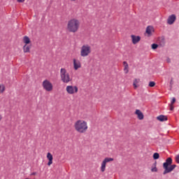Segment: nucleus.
I'll use <instances>...</instances> for the list:
<instances>
[{"instance_id":"nucleus-14","label":"nucleus","mask_w":179,"mask_h":179,"mask_svg":"<svg viewBox=\"0 0 179 179\" xmlns=\"http://www.w3.org/2000/svg\"><path fill=\"white\" fill-rule=\"evenodd\" d=\"M73 66H74L75 71H78V69L80 68V62L79 61L77 62L76 59H73Z\"/></svg>"},{"instance_id":"nucleus-6","label":"nucleus","mask_w":179,"mask_h":179,"mask_svg":"<svg viewBox=\"0 0 179 179\" xmlns=\"http://www.w3.org/2000/svg\"><path fill=\"white\" fill-rule=\"evenodd\" d=\"M43 87L46 92H51L52 90V83L48 81V80H45L43 82Z\"/></svg>"},{"instance_id":"nucleus-23","label":"nucleus","mask_w":179,"mask_h":179,"mask_svg":"<svg viewBox=\"0 0 179 179\" xmlns=\"http://www.w3.org/2000/svg\"><path fill=\"white\" fill-rule=\"evenodd\" d=\"M3 92H5V85H0V93H3Z\"/></svg>"},{"instance_id":"nucleus-9","label":"nucleus","mask_w":179,"mask_h":179,"mask_svg":"<svg viewBox=\"0 0 179 179\" xmlns=\"http://www.w3.org/2000/svg\"><path fill=\"white\" fill-rule=\"evenodd\" d=\"M152 31H155V28H153L152 26L147 27L145 33L148 34V37H151Z\"/></svg>"},{"instance_id":"nucleus-2","label":"nucleus","mask_w":179,"mask_h":179,"mask_svg":"<svg viewBox=\"0 0 179 179\" xmlns=\"http://www.w3.org/2000/svg\"><path fill=\"white\" fill-rule=\"evenodd\" d=\"M79 26H80V22L78 20L75 18L71 19L68 22L67 30L70 33H76L79 30Z\"/></svg>"},{"instance_id":"nucleus-24","label":"nucleus","mask_w":179,"mask_h":179,"mask_svg":"<svg viewBox=\"0 0 179 179\" xmlns=\"http://www.w3.org/2000/svg\"><path fill=\"white\" fill-rule=\"evenodd\" d=\"M151 171L152 173H157V167L152 166Z\"/></svg>"},{"instance_id":"nucleus-31","label":"nucleus","mask_w":179,"mask_h":179,"mask_svg":"<svg viewBox=\"0 0 179 179\" xmlns=\"http://www.w3.org/2000/svg\"><path fill=\"white\" fill-rule=\"evenodd\" d=\"M36 174H37V172H33L31 173V176H36Z\"/></svg>"},{"instance_id":"nucleus-15","label":"nucleus","mask_w":179,"mask_h":179,"mask_svg":"<svg viewBox=\"0 0 179 179\" xmlns=\"http://www.w3.org/2000/svg\"><path fill=\"white\" fill-rule=\"evenodd\" d=\"M123 65L124 66V73H128V72H129V66L128 65V62H123Z\"/></svg>"},{"instance_id":"nucleus-16","label":"nucleus","mask_w":179,"mask_h":179,"mask_svg":"<svg viewBox=\"0 0 179 179\" xmlns=\"http://www.w3.org/2000/svg\"><path fill=\"white\" fill-rule=\"evenodd\" d=\"M31 41H30V38L29 36H25L23 38V43H24L25 45L30 44Z\"/></svg>"},{"instance_id":"nucleus-7","label":"nucleus","mask_w":179,"mask_h":179,"mask_svg":"<svg viewBox=\"0 0 179 179\" xmlns=\"http://www.w3.org/2000/svg\"><path fill=\"white\" fill-rule=\"evenodd\" d=\"M66 90L69 94H73L74 93H78L79 89L76 86L68 85Z\"/></svg>"},{"instance_id":"nucleus-8","label":"nucleus","mask_w":179,"mask_h":179,"mask_svg":"<svg viewBox=\"0 0 179 179\" xmlns=\"http://www.w3.org/2000/svg\"><path fill=\"white\" fill-rule=\"evenodd\" d=\"M176 19H177L176 15L172 14L171 15H170L167 20L168 24H173L176 22Z\"/></svg>"},{"instance_id":"nucleus-4","label":"nucleus","mask_w":179,"mask_h":179,"mask_svg":"<svg viewBox=\"0 0 179 179\" xmlns=\"http://www.w3.org/2000/svg\"><path fill=\"white\" fill-rule=\"evenodd\" d=\"M60 76L63 83H69L72 79L69 76V73H66V69H61L60 70Z\"/></svg>"},{"instance_id":"nucleus-22","label":"nucleus","mask_w":179,"mask_h":179,"mask_svg":"<svg viewBox=\"0 0 179 179\" xmlns=\"http://www.w3.org/2000/svg\"><path fill=\"white\" fill-rule=\"evenodd\" d=\"M148 86H149L150 87H155V86H156V83H155L154 81H150V82L149 83Z\"/></svg>"},{"instance_id":"nucleus-3","label":"nucleus","mask_w":179,"mask_h":179,"mask_svg":"<svg viewBox=\"0 0 179 179\" xmlns=\"http://www.w3.org/2000/svg\"><path fill=\"white\" fill-rule=\"evenodd\" d=\"M74 128L79 134H85L87 131V122L85 120H78L74 124Z\"/></svg>"},{"instance_id":"nucleus-5","label":"nucleus","mask_w":179,"mask_h":179,"mask_svg":"<svg viewBox=\"0 0 179 179\" xmlns=\"http://www.w3.org/2000/svg\"><path fill=\"white\" fill-rule=\"evenodd\" d=\"M92 52L90 46L89 45H84L81 48L80 55L81 57H87Z\"/></svg>"},{"instance_id":"nucleus-32","label":"nucleus","mask_w":179,"mask_h":179,"mask_svg":"<svg viewBox=\"0 0 179 179\" xmlns=\"http://www.w3.org/2000/svg\"><path fill=\"white\" fill-rule=\"evenodd\" d=\"M162 47H164V39H163V41H162Z\"/></svg>"},{"instance_id":"nucleus-30","label":"nucleus","mask_w":179,"mask_h":179,"mask_svg":"<svg viewBox=\"0 0 179 179\" xmlns=\"http://www.w3.org/2000/svg\"><path fill=\"white\" fill-rule=\"evenodd\" d=\"M25 0H17V1H18L19 3H23L24 2Z\"/></svg>"},{"instance_id":"nucleus-18","label":"nucleus","mask_w":179,"mask_h":179,"mask_svg":"<svg viewBox=\"0 0 179 179\" xmlns=\"http://www.w3.org/2000/svg\"><path fill=\"white\" fill-rule=\"evenodd\" d=\"M106 164H106L104 161L102 162L101 166V171L102 173H104L106 171Z\"/></svg>"},{"instance_id":"nucleus-35","label":"nucleus","mask_w":179,"mask_h":179,"mask_svg":"<svg viewBox=\"0 0 179 179\" xmlns=\"http://www.w3.org/2000/svg\"><path fill=\"white\" fill-rule=\"evenodd\" d=\"M0 120H2V117H1V115H0Z\"/></svg>"},{"instance_id":"nucleus-25","label":"nucleus","mask_w":179,"mask_h":179,"mask_svg":"<svg viewBox=\"0 0 179 179\" xmlns=\"http://www.w3.org/2000/svg\"><path fill=\"white\" fill-rule=\"evenodd\" d=\"M175 160L178 164H179V155H176L175 157Z\"/></svg>"},{"instance_id":"nucleus-1","label":"nucleus","mask_w":179,"mask_h":179,"mask_svg":"<svg viewBox=\"0 0 179 179\" xmlns=\"http://www.w3.org/2000/svg\"><path fill=\"white\" fill-rule=\"evenodd\" d=\"M176 167L177 165L173 164V159L171 157H168L163 164V169H164L163 173L164 176H166L168 173H171V171Z\"/></svg>"},{"instance_id":"nucleus-21","label":"nucleus","mask_w":179,"mask_h":179,"mask_svg":"<svg viewBox=\"0 0 179 179\" xmlns=\"http://www.w3.org/2000/svg\"><path fill=\"white\" fill-rule=\"evenodd\" d=\"M151 48H152V50H157V48H159V45L157 44V43H152V44L151 45Z\"/></svg>"},{"instance_id":"nucleus-13","label":"nucleus","mask_w":179,"mask_h":179,"mask_svg":"<svg viewBox=\"0 0 179 179\" xmlns=\"http://www.w3.org/2000/svg\"><path fill=\"white\" fill-rule=\"evenodd\" d=\"M47 159L49 160L48 162V166H51V164H52V160L54 158L52 157V155L50 154V152H48Z\"/></svg>"},{"instance_id":"nucleus-19","label":"nucleus","mask_w":179,"mask_h":179,"mask_svg":"<svg viewBox=\"0 0 179 179\" xmlns=\"http://www.w3.org/2000/svg\"><path fill=\"white\" fill-rule=\"evenodd\" d=\"M103 162L107 164V163H110V162H114V158H111V157H106L103 159Z\"/></svg>"},{"instance_id":"nucleus-28","label":"nucleus","mask_w":179,"mask_h":179,"mask_svg":"<svg viewBox=\"0 0 179 179\" xmlns=\"http://www.w3.org/2000/svg\"><path fill=\"white\" fill-rule=\"evenodd\" d=\"M156 166H157V162L155 161L153 164H152V167H156Z\"/></svg>"},{"instance_id":"nucleus-27","label":"nucleus","mask_w":179,"mask_h":179,"mask_svg":"<svg viewBox=\"0 0 179 179\" xmlns=\"http://www.w3.org/2000/svg\"><path fill=\"white\" fill-rule=\"evenodd\" d=\"M170 85H171V87H173V85H174V83L173 82V78L171 79Z\"/></svg>"},{"instance_id":"nucleus-33","label":"nucleus","mask_w":179,"mask_h":179,"mask_svg":"<svg viewBox=\"0 0 179 179\" xmlns=\"http://www.w3.org/2000/svg\"><path fill=\"white\" fill-rule=\"evenodd\" d=\"M134 87H138V86H136V84L135 83H134Z\"/></svg>"},{"instance_id":"nucleus-11","label":"nucleus","mask_w":179,"mask_h":179,"mask_svg":"<svg viewBox=\"0 0 179 179\" xmlns=\"http://www.w3.org/2000/svg\"><path fill=\"white\" fill-rule=\"evenodd\" d=\"M157 120L158 121H160V122H164V121H167L169 118L167 117V116L164 115H160L158 117H157Z\"/></svg>"},{"instance_id":"nucleus-12","label":"nucleus","mask_w":179,"mask_h":179,"mask_svg":"<svg viewBox=\"0 0 179 179\" xmlns=\"http://www.w3.org/2000/svg\"><path fill=\"white\" fill-rule=\"evenodd\" d=\"M135 114L137 115L138 120H143L144 115L143 113L139 109H136Z\"/></svg>"},{"instance_id":"nucleus-26","label":"nucleus","mask_w":179,"mask_h":179,"mask_svg":"<svg viewBox=\"0 0 179 179\" xmlns=\"http://www.w3.org/2000/svg\"><path fill=\"white\" fill-rule=\"evenodd\" d=\"M174 103H176V98H175V97H173V98L172 99V100H171V105H173Z\"/></svg>"},{"instance_id":"nucleus-20","label":"nucleus","mask_w":179,"mask_h":179,"mask_svg":"<svg viewBox=\"0 0 179 179\" xmlns=\"http://www.w3.org/2000/svg\"><path fill=\"white\" fill-rule=\"evenodd\" d=\"M154 160H157L160 158V155L158 152H155L152 155Z\"/></svg>"},{"instance_id":"nucleus-10","label":"nucleus","mask_w":179,"mask_h":179,"mask_svg":"<svg viewBox=\"0 0 179 179\" xmlns=\"http://www.w3.org/2000/svg\"><path fill=\"white\" fill-rule=\"evenodd\" d=\"M131 37L133 44H138L141 41V36H139L131 35Z\"/></svg>"},{"instance_id":"nucleus-29","label":"nucleus","mask_w":179,"mask_h":179,"mask_svg":"<svg viewBox=\"0 0 179 179\" xmlns=\"http://www.w3.org/2000/svg\"><path fill=\"white\" fill-rule=\"evenodd\" d=\"M173 110H174V106L171 104V106H170V110L173 111Z\"/></svg>"},{"instance_id":"nucleus-17","label":"nucleus","mask_w":179,"mask_h":179,"mask_svg":"<svg viewBox=\"0 0 179 179\" xmlns=\"http://www.w3.org/2000/svg\"><path fill=\"white\" fill-rule=\"evenodd\" d=\"M30 48H31V45H24L23 46V51L24 52H30Z\"/></svg>"},{"instance_id":"nucleus-34","label":"nucleus","mask_w":179,"mask_h":179,"mask_svg":"<svg viewBox=\"0 0 179 179\" xmlns=\"http://www.w3.org/2000/svg\"><path fill=\"white\" fill-rule=\"evenodd\" d=\"M167 62H170V59H169L167 60Z\"/></svg>"},{"instance_id":"nucleus-36","label":"nucleus","mask_w":179,"mask_h":179,"mask_svg":"<svg viewBox=\"0 0 179 179\" xmlns=\"http://www.w3.org/2000/svg\"><path fill=\"white\" fill-rule=\"evenodd\" d=\"M71 1H75V0H71Z\"/></svg>"}]
</instances>
